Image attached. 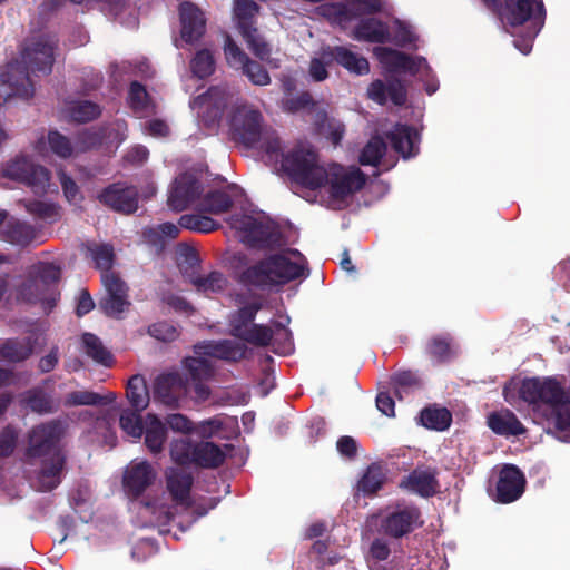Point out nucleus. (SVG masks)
<instances>
[{
    "instance_id": "f257e3e1",
    "label": "nucleus",
    "mask_w": 570,
    "mask_h": 570,
    "mask_svg": "<svg viewBox=\"0 0 570 570\" xmlns=\"http://www.w3.org/2000/svg\"><path fill=\"white\" fill-rule=\"evenodd\" d=\"M57 41L49 36H40L31 41L21 53V63H8L0 72V106L11 97L30 99L35 95V85L29 72L49 75L55 62L53 50Z\"/></svg>"
},
{
    "instance_id": "f03ea898",
    "label": "nucleus",
    "mask_w": 570,
    "mask_h": 570,
    "mask_svg": "<svg viewBox=\"0 0 570 570\" xmlns=\"http://www.w3.org/2000/svg\"><path fill=\"white\" fill-rule=\"evenodd\" d=\"M67 429V421L53 419L35 425L29 432L26 454L30 459H41L38 482L42 491H52L61 483L67 455L60 442Z\"/></svg>"
},
{
    "instance_id": "7ed1b4c3",
    "label": "nucleus",
    "mask_w": 570,
    "mask_h": 570,
    "mask_svg": "<svg viewBox=\"0 0 570 570\" xmlns=\"http://www.w3.org/2000/svg\"><path fill=\"white\" fill-rule=\"evenodd\" d=\"M519 396L532 405L533 415L541 423L560 432L570 429V392L556 377L524 379Z\"/></svg>"
},
{
    "instance_id": "20e7f679",
    "label": "nucleus",
    "mask_w": 570,
    "mask_h": 570,
    "mask_svg": "<svg viewBox=\"0 0 570 570\" xmlns=\"http://www.w3.org/2000/svg\"><path fill=\"white\" fill-rule=\"evenodd\" d=\"M282 170L297 185L317 190L326 178V167L320 164L318 154L311 147L296 146L281 161Z\"/></svg>"
},
{
    "instance_id": "39448f33",
    "label": "nucleus",
    "mask_w": 570,
    "mask_h": 570,
    "mask_svg": "<svg viewBox=\"0 0 570 570\" xmlns=\"http://www.w3.org/2000/svg\"><path fill=\"white\" fill-rule=\"evenodd\" d=\"M262 308L261 301H253L230 313L228 317L229 335L254 346H269L274 336L273 328L265 324L254 323Z\"/></svg>"
},
{
    "instance_id": "423d86ee",
    "label": "nucleus",
    "mask_w": 570,
    "mask_h": 570,
    "mask_svg": "<svg viewBox=\"0 0 570 570\" xmlns=\"http://www.w3.org/2000/svg\"><path fill=\"white\" fill-rule=\"evenodd\" d=\"M61 269L53 263H40L35 274L21 285L19 294L29 303L41 302L49 308L56 306L60 296L58 283Z\"/></svg>"
},
{
    "instance_id": "0eeeda50",
    "label": "nucleus",
    "mask_w": 570,
    "mask_h": 570,
    "mask_svg": "<svg viewBox=\"0 0 570 570\" xmlns=\"http://www.w3.org/2000/svg\"><path fill=\"white\" fill-rule=\"evenodd\" d=\"M365 184L366 175L360 168H345L333 163L326 167V178L322 181V187L328 186V194L333 200L343 202L363 189Z\"/></svg>"
},
{
    "instance_id": "6e6552de",
    "label": "nucleus",
    "mask_w": 570,
    "mask_h": 570,
    "mask_svg": "<svg viewBox=\"0 0 570 570\" xmlns=\"http://www.w3.org/2000/svg\"><path fill=\"white\" fill-rule=\"evenodd\" d=\"M421 509L413 503H397L381 519L380 531L386 537L401 539L423 527Z\"/></svg>"
},
{
    "instance_id": "1a4fd4ad",
    "label": "nucleus",
    "mask_w": 570,
    "mask_h": 570,
    "mask_svg": "<svg viewBox=\"0 0 570 570\" xmlns=\"http://www.w3.org/2000/svg\"><path fill=\"white\" fill-rule=\"evenodd\" d=\"M4 173L7 177L29 186L35 194L46 193L50 180V171L46 167L35 164L24 156L10 161Z\"/></svg>"
},
{
    "instance_id": "9d476101",
    "label": "nucleus",
    "mask_w": 570,
    "mask_h": 570,
    "mask_svg": "<svg viewBox=\"0 0 570 570\" xmlns=\"http://www.w3.org/2000/svg\"><path fill=\"white\" fill-rule=\"evenodd\" d=\"M263 116L248 107H237L230 119V130L235 140L252 147L261 140Z\"/></svg>"
},
{
    "instance_id": "9b49d317",
    "label": "nucleus",
    "mask_w": 570,
    "mask_h": 570,
    "mask_svg": "<svg viewBox=\"0 0 570 570\" xmlns=\"http://www.w3.org/2000/svg\"><path fill=\"white\" fill-rule=\"evenodd\" d=\"M233 226L244 234L245 242L253 247H269L277 244L281 238L276 226L249 215L236 217Z\"/></svg>"
},
{
    "instance_id": "f8f14e48",
    "label": "nucleus",
    "mask_w": 570,
    "mask_h": 570,
    "mask_svg": "<svg viewBox=\"0 0 570 570\" xmlns=\"http://www.w3.org/2000/svg\"><path fill=\"white\" fill-rule=\"evenodd\" d=\"M101 282L106 295L99 301V307L105 315L118 318L130 306L128 286L116 273H102Z\"/></svg>"
},
{
    "instance_id": "ddd939ff",
    "label": "nucleus",
    "mask_w": 570,
    "mask_h": 570,
    "mask_svg": "<svg viewBox=\"0 0 570 570\" xmlns=\"http://www.w3.org/2000/svg\"><path fill=\"white\" fill-rule=\"evenodd\" d=\"M494 13L503 12L507 22L512 27L524 24L533 13L534 6L539 12H544L542 2L535 0H481Z\"/></svg>"
},
{
    "instance_id": "4468645a",
    "label": "nucleus",
    "mask_w": 570,
    "mask_h": 570,
    "mask_svg": "<svg viewBox=\"0 0 570 570\" xmlns=\"http://www.w3.org/2000/svg\"><path fill=\"white\" fill-rule=\"evenodd\" d=\"M375 53L381 62L386 65L392 71L404 72L411 76H416L422 71L428 76L431 72V67L424 57H412L389 47H377L375 48Z\"/></svg>"
},
{
    "instance_id": "2eb2a0df",
    "label": "nucleus",
    "mask_w": 570,
    "mask_h": 570,
    "mask_svg": "<svg viewBox=\"0 0 570 570\" xmlns=\"http://www.w3.org/2000/svg\"><path fill=\"white\" fill-rule=\"evenodd\" d=\"M98 199L112 210L129 215L138 209L139 194L135 186L115 183L104 188Z\"/></svg>"
},
{
    "instance_id": "dca6fc26",
    "label": "nucleus",
    "mask_w": 570,
    "mask_h": 570,
    "mask_svg": "<svg viewBox=\"0 0 570 570\" xmlns=\"http://www.w3.org/2000/svg\"><path fill=\"white\" fill-rule=\"evenodd\" d=\"M525 476L514 464H505L499 472L493 499L498 503L517 501L524 492Z\"/></svg>"
},
{
    "instance_id": "f3484780",
    "label": "nucleus",
    "mask_w": 570,
    "mask_h": 570,
    "mask_svg": "<svg viewBox=\"0 0 570 570\" xmlns=\"http://www.w3.org/2000/svg\"><path fill=\"white\" fill-rule=\"evenodd\" d=\"M203 185L199 179L190 174H180L174 181L168 196V206L175 212H183L199 199Z\"/></svg>"
},
{
    "instance_id": "a211bd4d",
    "label": "nucleus",
    "mask_w": 570,
    "mask_h": 570,
    "mask_svg": "<svg viewBox=\"0 0 570 570\" xmlns=\"http://www.w3.org/2000/svg\"><path fill=\"white\" fill-rule=\"evenodd\" d=\"M196 355H205L222 361L237 363L246 357L247 346L245 342L234 340L204 341L194 345Z\"/></svg>"
},
{
    "instance_id": "6ab92c4d",
    "label": "nucleus",
    "mask_w": 570,
    "mask_h": 570,
    "mask_svg": "<svg viewBox=\"0 0 570 570\" xmlns=\"http://www.w3.org/2000/svg\"><path fill=\"white\" fill-rule=\"evenodd\" d=\"M180 37L186 43L197 42L206 32L204 12L193 2L185 1L178 8Z\"/></svg>"
},
{
    "instance_id": "aec40b11",
    "label": "nucleus",
    "mask_w": 570,
    "mask_h": 570,
    "mask_svg": "<svg viewBox=\"0 0 570 570\" xmlns=\"http://www.w3.org/2000/svg\"><path fill=\"white\" fill-rule=\"evenodd\" d=\"M435 468H415L400 482V488L422 498L433 497L440 487Z\"/></svg>"
},
{
    "instance_id": "412c9836",
    "label": "nucleus",
    "mask_w": 570,
    "mask_h": 570,
    "mask_svg": "<svg viewBox=\"0 0 570 570\" xmlns=\"http://www.w3.org/2000/svg\"><path fill=\"white\" fill-rule=\"evenodd\" d=\"M386 138L395 153L403 158L416 156L419 153V132L409 125L396 124L392 130L386 134Z\"/></svg>"
},
{
    "instance_id": "4be33fe9",
    "label": "nucleus",
    "mask_w": 570,
    "mask_h": 570,
    "mask_svg": "<svg viewBox=\"0 0 570 570\" xmlns=\"http://www.w3.org/2000/svg\"><path fill=\"white\" fill-rule=\"evenodd\" d=\"M269 258L275 286H282L301 277H307L309 274L306 265L293 262L284 254H272Z\"/></svg>"
},
{
    "instance_id": "5701e85b",
    "label": "nucleus",
    "mask_w": 570,
    "mask_h": 570,
    "mask_svg": "<svg viewBox=\"0 0 570 570\" xmlns=\"http://www.w3.org/2000/svg\"><path fill=\"white\" fill-rule=\"evenodd\" d=\"M269 255L246 267L238 282L247 288L268 289L275 287Z\"/></svg>"
},
{
    "instance_id": "b1692460",
    "label": "nucleus",
    "mask_w": 570,
    "mask_h": 570,
    "mask_svg": "<svg viewBox=\"0 0 570 570\" xmlns=\"http://www.w3.org/2000/svg\"><path fill=\"white\" fill-rule=\"evenodd\" d=\"M156 479V472L147 461L131 465L124 475V485L135 498L141 495Z\"/></svg>"
},
{
    "instance_id": "393cba45",
    "label": "nucleus",
    "mask_w": 570,
    "mask_h": 570,
    "mask_svg": "<svg viewBox=\"0 0 570 570\" xmlns=\"http://www.w3.org/2000/svg\"><path fill=\"white\" fill-rule=\"evenodd\" d=\"M232 444L219 445L202 441L195 443L194 449V464L204 469H216L223 465L226 459V451L233 450Z\"/></svg>"
},
{
    "instance_id": "a878e982",
    "label": "nucleus",
    "mask_w": 570,
    "mask_h": 570,
    "mask_svg": "<svg viewBox=\"0 0 570 570\" xmlns=\"http://www.w3.org/2000/svg\"><path fill=\"white\" fill-rule=\"evenodd\" d=\"M193 475L177 468L166 471V487L171 500L178 504H189Z\"/></svg>"
},
{
    "instance_id": "bb28decb",
    "label": "nucleus",
    "mask_w": 570,
    "mask_h": 570,
    "mask_svg": "<svg viewBox=\"0 0 570 570\" xmlns=\"http://www.w3.org/2000/svg\"><path fill=\"white\" fill-rule=\"evenodd\" d=\"M487 423L493 433L507 438L518 436L527 432L518 416L509 409L490 413Z\"/></svg>"
},
{
    "instance_id": "cd10ccee",
    "label": "nucleus",
    "mask_w": 570,
    "mask_h": 570,
    "mask_svg": "<svg viewBox=\"0 0 570 570\" xmlns=\"http://www.w3.org/2000/svg\"><path fill=\"white\" fill-rule=\"evenodd\" d=\"M330 50L333 62L350 73L364 76L370 72V62L364 56L353 52L345 46H330Z\"/></svg>"
},
{
    "instance_id": "c85d7f7f",
    "label": "nucleus",
    "mask_w": 570,
    "mask_h": 570,
    "mask_svg": "<svg viewBox=\"0 0 570 570\" xmlns=\"http://www.w3.org/2000/svg\"><path fill=\"white\" fill-rule=\"evenodd\" d=\"M142 435L145 436V445L148 451L157 455L164 450L168 436V428L156 414L148 413Z\"/></svg>"
},
{
    "instance_id": "c756f323",
    "label": "nucleus",
    "mask_w": 570,
    "mask_h": 570,
    "mask_svg": "<svg viewBox=\"0 0 570 570\" xmlns=\"http://www.w3.org/2000/svg\"><path fill=\"white\" fill-rule=\"evenodd\" d=\"M313 126L315 131L330 140L334 146L341 144L345 134V126L340 120L330 118L326 110L315 108L313 115Z\"/></svg>"
},
{
    "instance_id": "7c9ffc66",
    "label": "nucleus",
    "mask_w": 570,
    "mask_h": 570,
    "mask_svg": "<svg viewBox=\"0 0 570 570\" xmlns=\"http://www.w3.org/2000/svg\"><path fill=\"white\" fill-rule=\"evenodd\" d=\"M126 397L130 404L129 409L144 412L148 407L150 394L144 375L135 374L128 380Z\"/></svg>"
},
{
    "instance_id": "2f4dec72",
    "label": "nucleus",
    "mask_w": 570,
    "mask_h": 570,
    "mask_svg": "<svg viewBox=\"0 0 570 570\" xmlns=\"http://www.w3.org/2000/svg\"><path fill=\"white\" fill-rule=\"evenodd\" d=\"M426 353L438 364L449 363L456 356L453 338L450 334H438L426 343Z\"/></svg>"
},
{
    "instance_id": "473e14b6",
    "label": "nucleus",
    "mask_w": 570,
    "mask_h": 570,
    "mask_svg": "<svg viewBox=\"0 0 570 570\" xmlns=\"http://www.w3.org/2000/svg\"><path fill=\"white\" fill-rule=\"evenodd\" d=\"M354 36L358 40H365L372 43H384L389 41L390 32L383 21L375 18H367L361 20L355 27Z\"/></svg>"
},
{
    "instance_id": "72a5a7b5",
    "label": "nucleus",
    "mask_w": 570,
    "mask_h": 570,
    "mask_svg": "<svg viewBox=\"0 0 570 570\" xmlns=\"http://www.w3.org/2000/svg\"><path fill=\"white\" fill-rule=\"evenodd\" d=\"M178 389L179 385L176 375H160L156 379L154 384V397L169 407H177L179 403Z\"/></svg>"
},
{
    "instance_id": "f704fd0d",
    "label": "nucleus",
    "mask_w": 570,
    "mask_h": 570,
    "mask_svg": "<svg viewBox=\"0 0 570 570\" xmlns=\"http://www.w3.org/2000/svg\"><path fill=\"white\" fill-rule=\"evenodd\" d=\"M86 250V255L90 257L96 268L102 273H114L111 267L115 261V250L110 244H98L96 242H87L82 245Z\"/></svg>"
},
{
    "instance_id": "c9c22d12",
    "label": "nucleus",
    "mask_w": 570,
    "mask_h": 570,
    "mask_svg": "<svg viewBox=\"0 0 570 570\" xmlns=\"http://www.w3.org/2000/svg\"><path fill=\"white\" fill-rule=\"evenodd\" d=\"M386 481V470L379 463H371L361 480L357 483V489L365 495L376 494Z\"/></svg>"
},
{
    "instance_id": "e433bc0d",
    "label": "nucleus",
    "mask_w": 570,
    "mask_h": 570,
    "mask_svg": "<svg viewBox=\"0 0 570 570\" xmlns=\"http://www.w3.org/2000/svg\"><path fill=\"white\" fill-rule=\"evenodd\" d=\"M32 353L33 342L30 337L23 340L10 338L0 345L1 357L13 363L26 361Z\"/></svg>"
},
{
    "instance_id": "4c0bfd02",
    "label": "nucleus",
    "mask_w": 570,
    "mask_h": 570,
    "mask_svg": "<svg viewBox=\"0 0 570 570\" xmlns=\"http://www.w3.org/2000/svg\"><path fill=\"white\" fill-rule=\"evenodd\" d=\"M117 395L114 392H109L106 395L92 391H73L66 395L63 404L65 406H79V405H108L116 401Z\"/></svg>"
},
{
    "instance_id": "58836bf2",
    "label": "nucleus",
    "mask_w": 570,
    "mask_h": 570,
    "mask_svg": "<svg viewBox=\"0 0 570 570\" xmlns=\"http://www.w3.org/2000/svg\"><path fill=\"white\" fill-rule=\"evenodd\" d=\"M382 0H347L345 4L338 6L337 14L352 19L377 13L382 10Z\"/></svg>"
},
{
    "instance_id": "ea45409f",
    "label": "nucleus",
    "mask_w": 570,
    "mask_h": 570,
    "mask_svg": "<svg viewBox=\"0 0 570 570\" xmlns=\"http://www.w3.org/2000/svg\"><path fill=\"white\" fill-rule=\"evenodd\" d=\"M203 356H188L183 361L184 370L193 382L207 381L215 373L213 363Z\"/></svg>"
},
{
    "instance_id": "a19ab883",
    "label": "nucleus",
    "mask_w": 570,
    "mask_h": 570,
    "mask_svg": "<svg viewBox=\"0 0 570 570\" xmlns=\"http://www.w3.org/2000/svg\"><path fill=\"white\" fill-rule=\"evenodd\" d=\"M67 116L76 122H88L97 119L101 115V108L98 104L90 100H75L67 106Z\"/></svg>"
},
{
    "instance_id": "79ce46f5",
    "label": "nucleus",
    "mask_w": 570,
    "mask_h": 570,
    "mask_svg": "<svg viewBox=\"0 0 570 570\" xmlns=\"http://www.w3.org/2000/svg\"><path fill=\"white\" fill-rule=\"evenodd\" d=\"M142 411L132 409H124L120 413L119 425L124 433L134 439L135 441L140 440L144 434V428L146 426V420H142Z\"/></svg>"
},
{
    "instance_id": "37998d69",
    "label": "nucleus",
    "mask_w": 570,
    "mask_h": 570,
    "mask_svg": "<svg viewBox=\"0 0 570 570\" xmlns=\"http://www.w3.org/2000/svg\"><path fill=\"white\" fill-rule=\"evenodd\" d=\"M420 419L423 426L435 431H444L452 422V414L445 407L428 406L421 411Z\"/></svg>"
},
{
    "instance_id": "c03bdc74",
    "label": "nucleus",
    "mask_w": 570,
    "mask_h": 570,
    "mask_svg": "<svg viewBox=\"0 0 570 570\" xmlns=\"http://www.w3.org/2000/svg\"><path fill=\"white\" fill-rule=\"evenodd\" d=\"M3 237L10 244L26 246L33 239L35 229L24 222L11 220L3 229Z\"/></svg>"
},
{
    "instance_id": "a18cd8bd",
    "label": "nucleus",
    "mask_w": 570,
    "mask_h": 570,
    "mask_svg": "<svg viewBox=\"0 0 570 570\" xmlns=\"http://www.w3.org/2000/svg\"><path fill=\"white\" fill-rule=\"evenodd\" d=\"M23 402L27 407L38 414L53 413L58 409L53 399L41 389L27 391Z\"/></svg>"
},
{
    "instance_id": "49530a36",
    "label": "nucleus",
    "mask_w": 570,
    "mask_h": 570,
    "mask_svg": "<svg viewBox=\"0 0 570 570\" xmlns=\"http://www.w3.org/2000/svg\"><path fill=\"white\" fill-rule=\"evenodd\" d=\"M234 205L230 195L224 190L208 191L202 199L200 206L204 212L214 215L227 213Z\"/></svg>"
},
{
    "instance_id": "de8ad7c7",
    "label": "nucleus",
    "mask_w": 570,
    "mask_h": 570,
    "mask_svg": "<svg viewBox=\"0 0 570 570\" xmlns=\"http://www.w3.org/2000/svg\"><path fill=\"white\" fill-rule=\"evenodd\" d=\"M248 49L261 60H267L271 57L272 48L264 37L259 33L256 26L239 31Z\"/></svg>"
},
{
    "instance_id": "09e8293b",
    "label": "nucleus",
    "mask_w": 570,
    "mask_h": 570,
    "mask_svg": "<svg viewBox=\"0 0 570 570\" xmlns=\"http://www.w3.org/2000/svg\"><path fill=\"white\" fill-rule=\"evenodd\" d=\"M259 6L253 0H236L234 14L239 31L256 26L255 17L258 14Z\"/></svg>"
},
{
    "instance_id": "8fccbe9b",
    "label": "nucleus",
    "mask_w": 570,
    "mask_h": 570,
    "mask_svg": "<svg viewBox=\"0 0 570 570\" xmlns=\"http://www.w3.org/2000/svg\"><path fill=\"white\" fill-rule=\"evenodd\" d=\"M190 283L195 286L197 292L204 294L219 293L224 291L227 281L223 273L213 271L206 276H193Z\"/></svg>"
},
{
    "instance_id": "3c124183",
    "label": "nucleus",
    "mask_w": 570,
    "mask_h": 570,
    "mask_svg": "<svg viewBox=\"0 0 570 570\" xmlns=\"http://www.w3.org/2000/svg\"><path fill=\"white\" fill-rule=\"evenodd\" d=\"M86 354L97 363L109 366L112 362L111 353L102 345L100 338L92 333L82 335Z\"/></svg>"
},
{
    "instance_id": "603ef678",
    "label": "nucleus",
    "mask_w": 570,
    "mask_h": 570,
    "mask_svg": "<svg viewBox=\"0 0 570 570\" xmlns=\"http://www.w3.org/2000/svg\"><path fill=\"white\" fill-rule=\"evenodd\" d=\"M386 153V144L380 136L372 137L363 147L358 161L363 166H377Z\"/></svg>"
},
{
    "instance_id": "864d4df0",
    "label": "nucleus",
    "mask_w": 570,
    "mask_h": 570,
    "mask_svg": "<svg viewBox=\"0 0 570 570\" xmlns=\"http://www.w3.org/2000/svg\"><path fill=\"white\" fill-rule=\"evenodd\" d=\"M333 65L334 62L332 59L330 46L321 47L318 56L312 58L309 61L308 72L311 78L316 82L324 81L328 77L327 67Z\"/></svg>"
},
{
    "instance_id": "5fc2aeb1",
    "label": "nucleus",
    "mask_w": 570,
    "mask_h": 570,
    "mask_svg": "<svg viewBox=\"0 0 570 570\" xmlns=\"http://www.w3.org/2000/svg\"><path fill=\"white\" fill-rule=\"evenodd\" d=\"M178 224L181 228L205 234L214 232L220 227L219 223L213 218L196 214L181 215Z\"/></svg>"
},
{
    "instance_id": "6e6d98bb",
    "label": "nucleus",
    "mask_w": 570,
    "mask_h": 570,
    "mask_svg": "<svg viewBox=\"0 0 570 570\" xmlns=\"http://www.w3.org/2000/svg\"><path fill=\"white\" fill-rule=\"evenodd\" d=\"M195 443L188 439H175L170 443V459L178 465L185 466L194 464Z\"/></svg>"
},
{
    "instance_id": "4d7b16f0",
    "label": "nucleus",
    "mask_w": 570,
    "mask_h": 570,
    "mask_svg": "<svg viewBox=\"0 0 570 570\" xmlns=\"http://www.w3.org/2000/svg\"><path fill=\"white\" fill-rule=\"evenodd\" d=\"M190 69L199 79L212 76L215 71V59L212 51L208 49L198 50L190 61Z\"/></svg>"
},
{
    "instance_id": "13d9d810",
    "label": "nucleus",
    "mask_w": 570,
    "mask_h": 570,
    "mask_svg": "<svg viewBox=\"0 0 570 570\" xmlns=\"http://www.w3.org/2000/svg\"><path fill=\"white\" fill-rule=\"evenodd\" d=\"M224 56L227 65L235 70H240L249 59L248 55L235 42V40L228 33L225 35Z\"/></svg>"
},
{
    "instance_id": "bf43d9fd",
    "label": "nucleus",
    "mask_w": 570,
    "mask_h": 570,
    "mask_svg": "<svg viewBox=\"0 0 570 570\" xmlns=\"http://www.w3.org/2000/svg\"><path fill=\"white\" fill-rule=\"evenodd\" d=\"M105 138L106 135L100 128L85 129L77 134L76 145L80 151H87L100 147Z\"/></svg>"
},
{
    "instance_id": "052dcab7",
    "label": "nucleus",
    "mask_w": 570,
    "mask_h": 570,
    "mask_svg": "<svg viewBox=\"0 0 570 570\" xmlns=\"http://www.w3.org/2000/svg\"><path fill=\"white\" fill-rule=\"evenodd\" d=\"M240 70L255 86H267L271 83V77L265 67L250 58Z\"/></svg>"
},
{
    "instance_id": "680f3d73",
    "label": "nucleus",
    "mask_w": 570,
    "mask_h": 570,
    "mask_svg": "<svg viewBox=\"0 0 570 570\" xmlns=\"http://www.w3.org/2000/svg\"><path fill=\"white\" fill-rule=\"evenodd\" d=\"M391 383L395 389V393L401 397L402 391L406 392L410 389L419 387L421 380L417 374L411 370L399 371L391 376Z\"/></svg>"
},
{
    "instance_id": "e2e57ef3",
    "label": "nucleus",
    "mask_w": 570,
    "mask_h": 570,
    "mask_svg": "<svg viewBox=\"0 0 570 570\" xmlns=\"http://www.w3.org/2000/svg\"><path fill=\"white\" fill-rule=\"evenodd\" d=\"M48 144L53 154L61 158H68L72 155V145L70 140L57 130L48 132Z\"/></svg>"
},
{
    "instance_id": "0e129e2a",
    "label": "nucleus",
    "mask_w": 570,
    "mask_h": 570,
    "mask_svg": "<svg viewBox=\"0 0 570 570\" xmlns=\"http://www.w3.org/2000/svg\"><path fill=\"white\" fill-rule=\"evenodd\" d=\"M178 234L179 227L173 223H164L158 228H149L144 233L147 240L155 245L161 244L164 237L174 239Z\"/></svg>"
},
{
    "instance_id": "69168bd1",
    "label": "nucleus",
    "mask_w": 570,
    "mask_h": 570,
    "mask_svg": "<svg viewBox=\"0 0 570 570\" xmlns=\"http://www.w3.org/2000/svg\"><path fill=\"white\" fill-rule=\"evenodd\" d=\"M18 441V433L16 429L11 425H7L0 432V458L10 456Z\"/></svg>"
},
{
    "instance_id": "338daca9",
    "label": "nucleus",
    "mask_w": 570,
    "mask_h": 570,
    "mask_svg": "<svg viewBox=\"0 0 570 570\" xmlns=\"http://www.w3.org/2000/svg\"><path fill=\"white\" fill-rule=\"evenodd\" d=\"M149 334L159 341L171 342L178 336V331L168 322H158L149 326Z\"/></svg>"
},
{
    "instance_id": "774afa93",
    "label": "nucleus",
    "mask_w": 570,
    "mask_h": 570,
    "mask_svg": "<svg viewBox=\"0 0 570 570\" xmlns=\"http://www.w3.org/2000/svg\"><path fill=\"white\" fill-rule=\"evenodd\" d=\"M148 92L144 85L132 81L129 86V101L135 110H142L147 106Z\"/></svg>"
}]
</instances>
